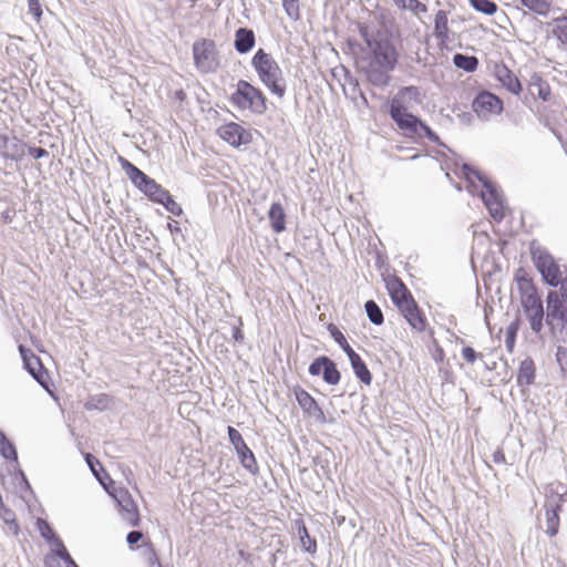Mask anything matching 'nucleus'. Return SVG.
Listing matches in <instances>:
<instances>
[{
  "mask_svg": "<svg viewBox=\"0 0 567 567\" xmlns=\"http://www.w3.org/2000/svg\"><path fill=\"white\" fill-rule=\"evenodd\" d=\"M0 455L12 461L18 465V452L14 444L7 437L6 433L0 430Z\"/></svg>",
  "mask_w": 567,
  "mask_h": 567,
  "instance_id": "nucleus-33",
  "label": "nucleus"
},
{
  "mask_svg": "<svg viewBox=\"0 0 567 567\" xmlns=\"http://www.w3.org/2000/svg\"><path fill=\"white\" fill-rule=\"evenodd\" d=\"M421 103V91L415 85L401 87L398 93L389 101L388 110L408 109L409 103Z\"/></svg>",
  "mask_w": 567,
  "mask_h": 567,
  "instance_id": "nucleus-17",
  "label": "nucleus"
},
{
  "mask_svg": "<svg viewBox=\"0 0 567 567\" xmlns=\"http://www.w3.org/2000/svg\"><path fill=\"white\" fill-rule=\"evenodd\" d=\"M556 361L559 365L561 374L567 378V348L563 346L557 347Z\"/></svg>",
  "mask_w": 567,
  "mask_h": 567,
  "instance_id": "nucleus-47",
  "label": "nucleus"
},
{
  "mask_svg": "<svg viewBox=\"0 0 567 567\" xmlns=\"http://www.w3.org/2000/svg\"><path fill=\"white\" fill-rule=\"evenodd\" d=\"M238 110H249L261 115L267 111V97L262 91L246 80H239L235 92L229 97Z\"/></svg>",
  "mask_w": 567,
  "mask_h": 567,
  "instance_id": "nucleus-5",
  "label": "nucleus"
},
{
  "mask_svg": "<svg viewBox=\"0 0 567 567\" xmlns=\"http://www.w3.org/2000/svg\"><path fill=\"white\" fill-rule=\"evenodd\" d=\"M434 35L441 44H445L449 41L447 13L444 10H439L435 14Z\"/></svg>",
  "mask_w": 567,
  "mask_h": 567,
  "instance_id": "nucleus-29",
  "label": "nucleus"
},
{
  "mask_svg": "<svg viewBox=\"0 0 567 567\" xmlns=\"http://www.w3.org/2000/svg\"><path fill=\"white\" fill-rule=\"evenodd\" d=\"M27 144L21 143L17 137H9L0 134V154L8 159L19 161L24 155Z\"/></svg>",
  "mask_w": 567,
  "mask_h": 567,
  "instance_id": "nucleus-18",
  "label": "nucleus"
},
{
  "mask_svg": "<svg viewBox=\"0 0 567 567\" xmlns=\"http://www.w3.org/2000/svg\"><path fill=\"white\" fill-rule=\"evenodd\" d=\"M308 373L311 377H322V380L329 385H337L341 380V372L337 363L327 355H320L313 359L308 367Z\"/></svg>",
  "mask_w": 567,
  "mask_h": 567,
  "instance_id": "nucleus-10",
  "label": "nucleus"
},
{
  "mask_svg": "<svg viewBox=\"0 0 567 567\" xmlns=\"http://www.w3.org/2000/svg\"><path fill=\"white\" fill-rule=\"evenodd\" d=\"M346 72H347L348 83H349L350 85H352V86H353V87H352V91H353V92H357V91H358V92H359V94H360V97H361V99H362V101H363V103H364V104H368V100H367V97H365L364 93L359 89V82H358V80H357V79H354L353 76H351V75H350V73H349V71H346Z\"/></svg>",
  "mask_w": 567,
  "mask_h": 567,
  "instance_id": "nucleus-58",
  "label": "nucleus"
},
{
  "mask_svg": "<svg viewBox=\"0 0 567 567\" xmlns=\"http://www.w3.org/2000/svg\"><path fill=\"white\" fill-rule=\"evenodd\" d=\"M470 3L475 11L486 16H493L498 9L496 2L492 0H470Z\"/></svg>",
  "mask_w": 567,
  "mask_h": 567,
  "instance_id": "nucleus-41",
  "label": "nucleus"
},
{
  "mask_svg": "<svg viewBox=\"0 0 567 567\" xmlns=\"http://www.w3.org/2000/svg\"><path fill=\"white\" fill-rule=\"evenodd\" d=\"M228 439L230 444L234 446L236 454L239 458L241 466L247 470L250 474L255 475L258 473L259 467L252 451L245 443L243 435L234 426L227 427Z\"/></svg>",
  "mask_w": 567,
  "mask_h": 567,
  "instance_id": "nucleus-8",
  "label": "nucleus"
},
{
  "mask_svg": "<svg viewBox=\"0 0 567 567\" xmlns=\"http://www.w3.org/2000/svg\"><path fill=\"white\" fill-rule=\"evenodd\" d=\"M520 320L516 318L506 328L505 346L508 352H513L515 348L517 332L519 330Z\"/></svg>",
  "mask_w": 567,
  "mask_h": 567,
  "instance_id": "nucleus-39",
  "label": "nucleus"
},
{
  "mask_svg": "<svg viewBox=\"0 0 567 567\" xmlns=\"http://www.w3.org/2000/svg\"><path fill=\"white\" fill-rule=\"evenodd\" d=\"M359 33L368 49L372 48L374 43H378L379 38L375 37L374 31L367 24H359Z\"/></svg>",
  "mask_w": 567,
  "mask_h": 567,
  "instance_id": "nucleus-44",
  "label": "nucleus"
},
{
  "mask_svg": "<svg viewBox=\"0 0 567 567\" xmlns=\"http://www.w3.org/2000/svg\"><path fill=\"white\" fill-rule=\"evenodd\" d=\"M0 517L7 526L8 530L12 535L18 536L20 533V527L17 522L16 514L11 508L7 507L3 502L0 503Z\"/></svg>",
  "mask_w": 567,
  "mask_h": 567,
  "instance_id": "nucleus-32",
  "label": "nucleus"
},
{
  "mask_svg": "<svg viewBox=\"0 0 567 567\" xmlns=\"http://www.w3.org/2000/svg\"><path fill=\"white\" fill-rule=\"evenodd\" d=\"M393 3L401 10H409L414 14L424 13L427 11L426 6L419 0H392Z\"/></svg>",
  "mask_w": 567,
  "mask_h": 567,
  "instance_id": "nucleus-38",
  "label": "nucleus"
},
{
  "mask_svg": "<svg viewBox=\"0 0 567 567\" xmlns=\"http://www.w3.org/2000/svg\"><path fill=\"white\" fill-rule=\"evenodd\" d=\"M50 545H52L54 547L52 549L53 557H58L62 560L64 556L70 554L69 550L66 549L64 543L62 542V539L59 536L56 538H54V540H52L50 543Z\"/></svg>",
  "mask_w": 567,
  "mask_h": 567,
  "instance_id": "nucleus-48",
  "label": "nucleus"
},
{
  "mask_svg": "<svg viewBox=\"0 0 567 567\" xmlns=\"http://www.w3.org/2000/svg\"><path fill=\"white\" fill-rule=\"evenodd\" d=\"M386 288L389 291V296L395 306L399 305L400 302H403V300H406L412 297L411 291L408 289L404 282L398 277H393L392 279H390L386 282Z\"/></svg>",
  "mask_w": 567,
  "mask_h": 567,
  "instance_id": "nucleus-24",
  "label": "nucleus"
},
{
  "mask_svg": "<svg viewBox=\"0 0 567 567\" xmlns=\"http://www.w3.org/2000/svg\"><path fill=\"white\" fill-rule=\"evenodd\" d=\"M555 24L553 35L564 45L567 47V16H561L553 20Z\"/></svg>",
  "mask_w": 567,
  "mask_h": 567,
  "instance_id": "nucleus-37",
  "label": "nucleus"
},
{
  "mask_svg": "<svg viewBox=\"0 0 567 567\" xmlns=\"http://www.w3.org/2000/svg\"><path fill=\"white\" fill-rule=\"evenodd\" d=\"M462 171L463 177L468 183L470 187H475L474 178L482 184L484 190L480 193V197L494 221L501 223L505 217V213L503 194L499 187L482 172L472 167L470 164L464 163L462 165Z\"/></svg>",
  "mask_w": 567,
  "mask_h": 567,
  "instance_id": "nucleus-1",
  "label": "nucleus"
},
{
  "mask_svg": "<svg viewBox=\"0 0 567 567\" xmlns=\"http://www.w3.org/2000/svg\"><path fill=\"white\" fill-rule=\"evenodd\" d=\"M327 330L330 333L331 338L334 340V342L347 354V357L350 353L354 352V350L351 348V346L347 341V338L344 337V334L341 332V330L334 323H329L327 326Z\"/></svg>",
  "mask_w": 567,
  "mask_h": 567,
  "instance_id": "nucleus-34",
  "label": "nucleus"
},
{
  "mask_svg": "<svg viewBox=\"0 0 567 567\" xmlns=\"http://www.w3.org/2000/svg\"><path fill=\"white\" fill-rule=\"evenodd\" d=\"M25 370L33 377V379L44 389L48 388V372L43 368L39 357L31 350L25 349L23 346L19 347Z\"/></svg>",
  "mask_w": 567,
  "mask_h": 567,
  "instance_id": "nucleus-15",
  "label": "nucleus"
},
{
  "mask_svg": "<svg viewBox=\"0 0 567 567\" xmlns=\"http://www.w3.org/2000/svg\"><path fill=\"white\" fill-rule=\"evenodd\" d=\"M43 567H56L53 565V559L48 555L43 560Z\"/></svg>",
  "mask_w": 567,
  "mask_h": 567,
  "instance_id": "nucleus-63",
  "label": "nucleus"
},
{
  "mask_svg": "<svg viewBox=\"0 0 567 567\" xmlns=\"http://www.w3.org/2000/svg\"><path fill=\"white\" fill-rule=\"evenodd\" d=\"M268 218L272 230L277 234L286 229V213L279 202H274L268 210Z\"/></svg>",
  "mask_w": 567,
  "mask_h": 567,
  "instance_id": "nucleus-26",
  "label": "nucleus"
},
{
  "mask_svg": "<svg viewBox=\"0 0 567 567\" xmlns=\"http://www.w3.org/2000/svg\"><path fill=\"white\" fill-rule=\"evenodd\" d=\"M419 305L414 300L413 296L406 300H403V302H400L396 305V308L400 310L403 317L406 315H411V311H416V307Z\"/></svg>",
  "mask_w": 567,
  "mask_h": 567,
  "instance_id": "nucleus-50",
  "label": "nucleus"
},
{
  "mask_svg": "<svg viewBox=\"0 0 567 567\" xmlns=\"http://www.w3.org/2000/svg\"><path fill=\"white\" fill-rule=\"evenodd\" d=\"M241 326H243V321L239 318V326H234L231 329V338L234 339V341L236 343H243L244 339H245L244 332L241 330Z\"/></svg>",
  "mask_w": 567,
  "mask_h": 567,
  "instance_id": "nucleus-57",
  "label": "nucleus"
},
{
  "mask_svg": "<svg viewBox=\"0 0 567 567\" xmlns=\"http://www.w3.org/2000/svg\"><path fill=\"white\" fill-rule=\"evenodd\" d=\"M62 561L65 564V567H79L70 554L64 556Z\"/></svg>",
  "mask_w": 567,
  "mask_h": 567,
  "instance_id": "nucleus-62",
  "label": "nucleus"
},
{
  "mask_svg": "<svg viewBox=\"0 0 567 567\" xmlns=\"http://www.w3.org/2000/svg\"><path fill=\"white\" fill-rule=\"evenodd\" d=\"M85 461H86L89 467L91 468L93 475L99 480V482L101 484H103V480L100 476V472L96 470V466H99L100 471L103 472L105 474V476H107V474L104 472V470L102 467V464L91 454H87L85 456Z\"/></svg>",
  "mask_w": 567,
  "mask_h": 567,
  "instance_id": "nucleus-49",
  "label": "nucleus"
},
{
  "mask_svg": "<svg viewBox=\"0 0 567 567\" xmlns=\"http://www.w3.org/2000/svg\"><path fill=\"white\" fill-rule=\"evenodd\" d=\"M29 12L33 16L37 21H40L42 17V8L39 0H28Z\"/></svg>",
  "mask_w": 567,
  "mask_h": 567,
  "instance_id": "nucleus-54",
  "label": "nucleus"
},
{
  "mask_svg": "<svg viewBox=\"0 0 567 567\" xmlns=\"http://www.w3.org/2000/svg\"><path fill=\"white\" fill-rule=\"evenodd\" d=\"M113 498L120 508L122 518L133 527L138 526L141 522L138 508L128 491L120 488L114 492Z\"/></svg>",
  "mask_w": 567,
  "mask_h": 567,
  "instance_id": "nucleus-13",
  "label": "nucleus"
},
{
  "mask_svg": "<svg viewBox=\"0 0 567 567\" xmlns=\"http://www.w3.org/2000/svg\"><path fill=\"white\" fill-rule=\"evenodd\" d=\"M364 310L370 322L374 326H381L384 322L383 312L374 300L370 299L365 301Z\"/></svg>",
  "mask_w": 567,
  "mask_h": 567,
  "instance_id": "nucleus-35",
  "label": "nucleus"
},
{
  "mask_svg": "<svg viewBox=\"0 0 567 567\" xmlns=\"http://www.w3.org/2000/svg\"><path fill=\"white\" fill-rule=\"evenodd\" d=\"M367 81L380 89L386 87L391 82L392 69L368 62L361 70Z\"/></svg>",
  "mask_w": 567,
  "mask_h": 567,
  "instance_id": "nucleus-16",
  "label": "nucleus"
},
{
  "mask_svg": "<svg viewBox=\"0 0 567 567\" xmlns=\"http://www.w3.org/2000/svg\"><path fill=\"white\" fill-rule=\"evenodd\" d=\"M520 305H522V308L525 309V308L543 305V300H542L539 295H537V296H524L520 299Z\"/></svg>",
  "mask_w": 567,
  "mask_h": 567,
  "instance_id": "nucleus-53",
  "label": "nucleus"
},
{
  "mask_svg": "<svg viewBox=\"0 0 567 567\" xmlns=\"http://www.w3.org/2000/svg\"><path fill=\"white\" fill-rule=\"evenodd\" d=\"M167 228L168 230L171 231L172 236H173V240L176 245H178L177 243V236H181L183 240H185V236L184 234L182 233V229H181V226H179V223L177 220H174V219H171L168 223H167Z\"/></svg>",
  "mask_w": 567,
  "mask_h": 567,
  "instance_id": "nucleus-52",
  "label": "nucleus"
},
{
  "mask_svg": "<svg viewBox=\"0 0 567 567\" xmlns=\"http://www.w3.org/2000/svg\"><path fill=\"white\" fill-rule=\"evenodd\" d=\"M462 357L468 363H474L478 358V353L470 346L462 349Z\"/></svg>",
  "mask_w": 567,
  "mask_h": 567,
  "instance_id": "nucleus-56",
  "label": "nucleus"
},
{
  "mask_svg": "<svg viewBox=\"0 0 567 567\" xmlns=\"http://www.w3.org/2000/svg\"><path fill=\"white\" fill-rule=\"evenodd\" d=\"M20 486H21V489H24V491L29 492L30 494H33L32 487L27 478V475L21 478Z\"/></svg>",
  "mask_w": 567,
  "mask_h": 567,
  "instance_id": "nucleus-61",
  "label": "nucleus"
},
{
  "mask_svg": "<svg viewBox=\"0 0 567 567\" xmlns=\"http://www.w3.org/2000/svg\"><path fill=\"white\" fill-rule=\"evenodd\" d=\"M515 280L517 282V288H518L520 298L524 296H537L538 295L533 280L528 277V275L524 271L523 268H519L516 271Z\"/></svg>",
  "mask_w": 567,
  "mask_h": 567,
  "instance_id": "nucleus-28",
  "label": "nucleus"
},
{
  "mask_svg": "<svg viewBox=\"0 0 567 567\" xmlns=\"http://www.w3.org/2000/svg\"><path fill=\"white\" fill-rule=\"evenodd\" d=\"M388 113L404 137L415 143L427 138L432 143L447 148L440 136L420 116L411 113L408 109L388 110Z\"/></svg>",
  "mask_w": 567,
  "mask_h": 567,
  "instance_id": "nucleus-2",
  "label": "nucleus"
},
{
  "mask_svg": "<svg viewBox=\"0 0 567 567\" xmlns=\"http://www.w3.org/2000/svg\"><path fill=\"white\" fill-rule=\"evenodd\" d=\"M404 319L417 331H424L426 328V319L419 306L416 307V311H411V315H406Z\"/></svg>",
  "mask_w": 567,
  "mask_h": 567,
  "instance_id": "nucleus-40",
  "label": "nucleus"
},
{
  "mask_svg": "<svg viewBox=\"0 0 567 567\" xmlns=\"http://www.w3.org/2000/svg\"><path fill=\"white\" fill-rule=\"evenodd\" d=\"M292 392L298 405L306 416L313 419L317 423L320 424L327 422L323 410L308 391H306L300 385H296L293 386Z\"/></svg>",
  "mask_w": 567,
  "mask_h": 567,
  "instance_id": "nucleus-12",
  "label": "nucleus"
},
{
  "mask_svg": "<svg viewBox=\"0 0 567 567\" xmlns=\"http://www.w3.org/2000/svg\"><path fill=\"white\" fill-rule=\"evenodd\" d=\"M370 50V63L382 65L394 70L399 62V53L394 44L388 40L380 38Z\"/></svg>",
  "mask_w": 567,
  "mask_h": 567,
  "instance_id": "nucleus-9",
  "label": "nucleus"
},
{
  "mask_svg": "<svg viewBox=\"0 0 567 567\" xmlns=\"http://www.w3.org/2000/svg\"><path fill=\"white\" fill-rule=\"evenodd\" d=\"M472 109L480 118L498 115L504 110L503 101L489 91H481L472 102Z\"/></svg>",
  "mask_w": 567,
  "mask_h": 567,
  "instance_id": "nucleus-11",
  "label": "nucleus"
},
{
  "mask_svg": "<svg viewBox=\"0 0 567 567\" xmlns=\"http://www.w3.org/2000/svg\"><path fill=\"white\" fill-rule=\"evenodd\" d=\"M528 90L532 95H536L543 101H548L551 95L549 84L538 74L532 76Z\"/></svg>",
  "mask_w": 567,
  "mask_h": 567,
  "instance_id": "nucleus-27",
  "label": "nucleus"
},
{
  "mask_svg": "<svg viewBox=\"0 0 567 567\" xmlns=\"http://www.w3.org/2000/svg\"><path fill=\"white\" fill-rule=\"evenodd\" d=\"M492 457H493V462L496 464H503L506 462L505 453L503 452L502 449H497L493 453Z\"/></svg>",
  "mask_w": 567,
  "mask_h": 567,
  "instance_id": "nucleus-60",
  "label": "nucleus"
},
{
  "mask_svg": "<svg viewBox=\"0 0 567 567\" xmlns=\"http://www.w3.org/2000/svg\"><path fill=\"white\" fill-rule=\"evenodd\" d=\"M218 136L233 147H239L251 142V134L240 124L229 122L217 128Z\"/></svg>",
  "mask_w": 567,
  "mask_h": 567,
  "instance_id": "nucleus-14",
  "label": "nucleus"
},
{
  "mask_svg": "<svg viewBox=\"0 0 567 567\" xmlns=\"http://www.w3.org/2000/svg\"><path fill=\"white\" fill-rule=\"evenodd\" d=\"M162 206L172 215L174 216H182L184 210L181 204H178L172 195L168 197H165V200L163 202Z\"/></svg>",
  "mask_w": 567,
  "mask_h": 567,
  "instance_id": "nucleus-46",
  "label": "nucleus"
},
{
  "mask_svg": "<svg viewBox=\"0 0 567 567\" xmlns=\"http://www.w3.org/2000/svg\"><path fill=\"white\" fill-rule=\"evenodd\" d=\"M565 496V494H560L557 491H555L551 484L547 485L545 487L544 506L557 505V507H563Z\"/></svg>",
  "mask_w": 567,
  "mask_h": 567,
  "instance_id": "nucleus-42",
  "label": "nucleus"
},
{
  "mask_svg": "<svg viewBox=\"0 0 567 567\" xmlns=\"http://www.w3.org/2000/svg\"><path fill=\"white\" fill-rule=\"evenodd\" d=\"M282 8L286 14L292 19L297 20L300 17L299 10V0H282Z\"/></svg>",
  "mask_w": 567,
  "mask_h": 567,
  "instance_id": "nucleus-45",
  "label": "nucleus"
},
{
  "mask_svg": "<svg viewBox=\"0 0 567 567\" xmlns=\"http://www.w3.org/2000/svg\"><path fill=\"white\" fill-rule=\"evenodd\" d=\"M348 359L357 379H359L363 384L370 385L373 378L363 359L355 351L350 353Z\"/></svg>",
  "mask_w": 567,
  "mask_h": 567,
  "instance_id": "nucleus-22",
  "label": "nucleus"
},
{
  "mask_svg": "<svg viewBox=\"0 0 567 567\" xmlns=\"http://www.w3.org/2000/svg\"><path fill=\"white\" fill-rule=\"evenodd\" d=\"M28 154L35 159L49 156V152L40 146L27 145Z\"/></svg>",
  "mask_w": 567,
  "mask_h": 567,
  "instance_id": "nucleus-55",
  "label": "nucleus"
},
{
  "mask_svg": "<svg viewBox=\"0 0 567 567\" xmlns=\"http://www.w3.org/2000/svg\"><path fill=\"white\" fill-rule=\"evenodd\" d=\"M107 403H109V396L106 394H99V395L92 398L91 401H89L86 403V409H89V410H91L92 408L104 409L107 406Z\"/></svg>",
  "mask_w": 567,
  "mask_h": 567,
  "instance_id": "nucleus-51",
  "label": "nucleus"
},
{
  "mask_svg": "<svg viewBox=\"0 0 567 567\" xmlns=\"http://www.w3.org/2000/svg\"><path fill=\"white\" fill-rule=\"evenodd\" d=\"M545 509V518H546V534L549 537H555L558 534L559 525H560V513L563 507H557V505L543 506Z\"/></svg>",
  "mask_w": 567,
  "mask_h": 567,
  "instance_id": "nucleus-25",
  "label": "nucleus"
},
{
  "mask_svg": "<svg viewBox=\"0 0 567 567\" xmlns=\"http://www.w3.org/2000/svg\"><path fill=\"white\" fill-rule=\"evenodd\" d=\"M478 59L475 55L464 53H455L453 55V64L467 73L475 72L478 68Z\"/></svg>",
  "mask_w": 567,
  "mask_h": 567,
  "instance_id": "nucleus-30",
  "label": "nucleus"
},
{
  "mask_svg": "<svg viewBox=\"0 0 567 567\" xmlns=\"http://www.w3.org/2000/svg\"><path fill=\"white\" fill-rule=\"evenodd\" d=\"M295 529L297 530L302 550L310 555H315L317 553V540L309 535L303 519L299 518L295 520Z\"/></svg>",
  "mask_w": 567,
  "mask_h": 567,
  "instance_id": "nucleus-23",
  "label": "nucleus"
},
{
  "mask_svg": "<svg viewBox=\"0 0 567 567\" xmlns=\"http://www.w3.org/2000/svg\"><path fill=\"white\" fill-rule=\"evenodd\" d=\"M256 44V35L254 30L241 27L235 32L234 48L239 54H246Z\"/></svg>",
  "mask_w": 567,
  "mask_h": 567,
  "instance_id": "nucleus-20",
  "label": "nucleus"
},
{
  "mask_svg": "<svg viewBox=\"0 0 567 567\" xmlns=\"http://www.w3.org/2000/svg\"><path fill=\"white\" fill-rule=\"evenodd\" d=\"M332 457L333 452L329 447H324L321 452L317 453V455L312 457V464L320 467L327 478H330V462Z\"/></svg>",
  "mask_w": 567,
  "mask_h": 567,
  "instance_id": "nucleus-31",
  "label": "nucleus"
},
{
  "mask_svg": "<svg viewBox=\"0 0 567 567\" xmlns=\"http://www.w3.org/2000/svg\"><path fill=\"white\" fill-rule=\"evenodd\" d=\"M522 6L539 16L546 17L550 11V1L548 0H519Z\"/></svg>",
  "mask_w": 567,
  "mask_h": 567,
  "instance_id": "nucleus-36",
  "label": "nucleus"
},
{
  "mask_svg": "<svg viewBox=\"0 0 567 567\" xmlns=\"http://www.w3.org/2000/svg\"><path fill=\"white\" fill-rule=\"evenodd\" d=\"M536 367L530 357L525 358L520 364L516 375L518 386H529L535 382Z\"/></svg>",
  "mask_w": 567,
  "mask_h": 567,
  "instance_id": "nucleus-21",
  "label": "nucleus"
},
{
  "mask_svg": "<svg viewBox=\"0 0 567 567\" xmlns=\"http://www.w3.org/2000/svg\"><path fill=\"white\" fill-rule=\"evenodd\" d=\"M494 74L497 81H499L511 93L519 94L522 92L523 87L520 81L504 63L495 65Z\"/></svg>",
  "mask_w": 567,
  "mask_h": 567,
  "instance_id": "nucleus-19",
  "label": "nucleus"
},
{
  "mask_svg": "<svg viewBox=\"0 0 567 567\" xmlns=\"http://www.w3.org/2000/svg\"><path fill=\"white\" fill-rule=\"evenodd\" d=\"M532 258L543 280L550 287H557L560 284L561 274L553 256L538 248L532 249Z\"/></svg>",
  "mask_w": 567,
  "mask_h": 567,
  "instance_id": "nucleus-7",
  "label": "nucleus"
},
{
  "mask_svg": "<svg viewBox=\"0 0 567 567\" xmlns=\"http://www.w3.org/2000/svg\"><path fill=\"white\" fill-rule=\"evenodd\" d=\"M142 538H143V533L137 529L131 530L126 535V542L130 546L137 544L140 540H142Z\"/></svg>",
  "mask_w": 567,
  "mask_h": 567,
  "instance_id": "nucleus-59",
  "label": "nucleus"
},
{
  "mask_svg": "<svg viewBox=\"0 0 567 567\" xmlns=\"http://www.w3.org/2000/svg\"><path fill=\"white\" fill-rule=\"evenodd\" d=\"M186 97V94L183 90H178L175 92V99L183 101Z\"/></svg>",
  "mask_w": 567,
  "mask_h": 567,
  "instance_id": "nucleus-64",
  "label": "nucleus"
},
{
  "mask_svg": "<svg viewBox=\"0 0 567 567\" xmlns=\"http://www.w3.org/2000/svg\"><path fill=\"white\" fill-rule=\"evenodd\" d=\"M194 64L200 73H215L219 65L216 43L210 39H199L192 47Z\"/></svg>",
  "mask_w": 567,
  "mask_h": 567,
  "instance_id": "nucleus-6",
  "label": "nucleus"
},
{
  "mask_svg": "<svg viewBox=\"0 0 567 567\" xmlns=\"http://www.w3.org/2000/svg\"><path fill=\"white\" fill-rule=\"evenodd\" d=\"M120 163L123 171L131 179L132 184L151 202L162 205L165 200V197L171 195L167 189H165L154 178L150 177L128 159L120 157Z\"/></svg>",
  "mask_w": 567,
  "mask_h": 567,
  "instance_id": "nucleus-4",
  "label": "nucleus"
},
{
  "mask_svg": "<svg viewBox=\"0 0 567 567\" xmlns=\"http://www.w3.org/2000/svg\"><path fill=\"white\" fill-rule=\"evenodd\" d=\"M37 526H38V529H39V533H40L41 537L48 544H50L52 540H54V538L58 537V535L53 530L52 526L45 519L38 518L37 519Z\"/></svg>",
  "mask_w": 567,
  "mask_h": 567,
  "instance_id": "nucleus-43",
  "label": "nucleus"
},
{
  "mask_svg": "<svg viewBox=\"0 0 567 567\" xmlns=\"http://www.w3.org/2000/svg\"><path fill=\"white\" fill-rule=\"evenodd\" d=\"M251 65L261 83L278 97L286 93V82L277 61L264 49H258L251 59Z\"/></svg>",
  "mask_w": 567,
  "mask_h": 567,
  "instance_id": "nucleus-3",
  "label": "nucleus"
}]
</instances>
